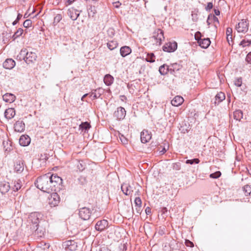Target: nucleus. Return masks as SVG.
I'll list each match as a JSON object with an SVG mask.
<instances>
[{
  "label": "nucleus",
  "mask_w": 251,
  "mask_h": 251,
  "mask_svg": "<svg viewBox=\"0 0 251 251\" xmlns=\"http://www.w3.org/2000/svg\"><path fill=\"white\" fill-rule=\"evenodd\" d=\"M62 182V179L60 177L49 173L38 177L35 184L39 189L50 193L56 191L57 188L60 189L59 186Z\"/></svg>",
  "instance_id": "obj_1"
},
{
  "label": "nucleus",
  "mask_w": 251,
  "mask_h": 251,
  "mask_svg": "<svg viewBox=\"0 0 251 251\" xmlns=\"http://www.w3.org/2000/svg\"><path fill=\"white\" fill-rule=\"evenodd\" d=\"M20 60H24L27 64L33 63L36 60L37 56L35 52L27 51L26 49H22L19 54L17 56Z\"/></svg>",
  "instance_id": "obj_2"
},
{
  "label": "nucleus",
  "mask_w": 251,
  "mask_h": 251,
  "mask_svg": "<svg viewBox=\"0 0 251 251\" xmlns=\"http://www.w3.org/2000/svg\"><path fill=\"white\" fill-rule=\"evenodd\" d=\"M91 214L92 210L88 207H84L79 209V216L83 220H89Z\"/></svg>",
  "instance_id": "obj_3"
},
{
  "label": "nucleus",
  "mask_w": 251,
  "mask_h": 251,
  "mask_svg": "<svg viewBox=\"0 0 251 251\" xmlns=\"http://www.w3.org/2000/svg\"><path fill=\"white\" fill-rule=\"evenodd\" d=\"M249 24L246 20L242 19L236 26L238 32L246 33L249 29Z\"/></svg>",
  "instance_id": "obj_4"
},
{
  "label": "nucleus",
  "mask_w": 251,
  "mask_h": 251,
  "mask_svg": "<svg viewBox=\"0 0 251 251\" xmlns=\"http://www.w3.org/2000/svg\"><path fill=\"white\" fill-rule=\"evenodd\" d=\"M60 199L59 195L56 192H52L49 197V204L51 207H54L59 204Z\"/></svg>",
  "instance_id": "obj_5"
},
{
  "label": "nucleus",
  "mask_w": 251,
  "mask_h": 251,
  "mask_svg": "<svg viewBox=\"0 0 251 251\" xmlns=\"http://www.w3.org/2000/svg\"><path fill=\"white\" fill-rule=\"evenodd\" d=\"M177 45L176 42H169L166 43L163 47V50L164 51L172 52L177 49Z\"/></svg>",
  "instance_id": "obj_6"
},
{
  "label": "nucleus",
  "mask_w": 251,
  "mask_h": 251,
  "mask_svg": "<svg viewBox=\"0 0 251 251\" xmlns=\"http://www.w3.org/2000/svg\"><path fill=\"white\" fill-rule=\"evenodd\" d=\"M64 246L67 251H76L77 250V243L72 240L67 241L64 243Z\"/></svg>",
  "instance_id": "obj_7"
},
{
  "label": "nucleus",
  "mask_w": 251,
  "mask_h": 251,
  "mask_svg": "<svg viewBox=\"0 0 251 251\" xmlns=\"http://www.w3.org/2000/svg\"><path fill=\"white\" fill-rule=\"evenodd\" d=\"M40 218L41 214L37 212L32 213L30 215L29 220L33 225H35L36 227V230L38 229V224Z\"/></svg>",
  "instance_id": "obj_8"
},
{
  "label": "nucleus",
  "mask_w": 251,
  "mask_h": 251,
  "mask_svg": "<svg viewBox=\"0 0 251 251\" xmlns=\"http://www.w3.org/2000/svg\"><path fill=\"white\" fill-rule=\"evenodd\" d=\"M126 115V111L125 108L120 106L117 108V110L114 113V116L118 120L123 119Z\"/></svg>",
  "instance_id": "obj_9"
},
{
  "label": "nucleus",
  "mask_w": 251,
  "mask_h": 251,
  "mask_svg": "<svg viewBox=\"0 0 251 251\" xmlns=\"http://www.w3.org/2000/svg\"><path fill=\"white\" fill-rule=\"evenodd\" d=\"M108 222L106 220L99 221L95 225L97 230L101 231L108 227Z\"/></svg>",
  "instance_id": "obj_10"
},
{
  "label": "nucleus",
  "mask_w": 251,
  "mask_h": 251,
  "mask_svg": "<svg viewBox=\"0 0 251 251\" xmlns=\"http://www.w3.org/2000/svg\"><path fill=\"white\" fill-rule=\"evenodd\" d=\"M151 138V134L147 130H143L141 133V141L143 143L149 142Z\"/></svg>",
  "instance_id": "obj_11"
},
{
  "label": "nucleus",
  "mask_w": 251,
  "mask_h": 251,
  "mask_svg": "<svg viewBox=\"0 0 251 251\" xmlns=\"http://www.w3.org/2000/svg\"><path fill=\"white\" fill-rule=\"evenodd\" d=\"M15 62L11 58L6 59L3 63V67L6 69H12L15 66Z\"/></svg>",
  "instance_id": "obj_12"
},
{
  "label": "nucleus",
  "mask_w": 251,
  "mask_h": 251,
  "mask_svg": "<svg viewBox=\"0 0 251 251\" xmlns=\"http://www.w3.org/2000/svg\"><path fill=\"white\" fill-rule=\"evenodd\" d=\"M30 142V138L27 135H22L19 139L20 145L25 147L28 146Z\"/></svg>",
  "instance_id": "obj_13"
},
{
  "label": "nucleus",
  "mask_w": 251,
  "mask_h": 251,
  "mask_svg": "<svg viewBox=\"0 0 251 251\" xmlns=\"http://www.w3.org/2000/svg\"><path fill=\"white\" fill-rule=\"evenodd\" d=\"M10 188V185L8 182L3 181L0 183V192L2 194H4L8 192Z\"/></svg>",
  "instance_id": "obj_14"
},
{
  "label": "nucleus",
  "mask_w": 251,
  "mask_h": 251,
  "mask_svg": "<svg viewBox=\"0 0 251 251\" xmlns=\"http://www.w3.org/2000/svg\"><path fill=\"white\" fill-rule=\"evenodd\" d=\"M68 15L72 20L75 21L79 17V13L75 9H69L68 10Z\"/></svg>",
  "instance_id": "obj_15"
},
{
  "label": "nucleus",
  "mask_w": 251,
  "mask_h": 251,
  "mask_svg": "<svg viewBox=\"0 0 251 251\" xmlns=\"http://www.w3.org/2000/svg\"><path fill=\"white\" fill-rule=\"evenodd\" d=\"M183 101L184 100L182 97L176 96L171 100V104L174 106H178L180 105Z\"/></svg>",
  "instance_id": "obj_16"
},
{
  "label": "nucleus",
  "mask_w": 251,
  "mask_h": 251,
  "mask_svg": "<svg viewBox=\"0 0 251 251\" xmlns=\"http://www.w3.org/2000/svg\"><path fill=\"white\" fill-rule=\"evenodd\" d=\"M14 128L16 131L21 132L25 130V125L23 121H17L14 124Z\"/></svg>",
  "instance_id": "obj_17"
},
{
  "label": "nucleus",
  "mask_w": 251,
  "mask_h": 251,
  "mask_svg": "<svg viewBox=\"0 0 251 251\" xmlns=\"http://www.w3.org/2000/svg\"><path fill=\"white\" fill-rule=\"evenodd\" d=\"M198 43L201 48L206 49L210 46L211 42L209 38H204L199 40Z\"/></svg>",
  "instance_id": "obj_18"
},
{
  "label": "nucleus",
  "mask_w": 251,
  "mask_h": 251,
  "mask_svg": "<svg viewBox=\"0 0 251 251\" xmlns=\"http://www.w3.org/2000/svg\"><path fill=\"white\" fill-rule=\"evenodd\" d=\"M120 54L123 57L126 56L131 52V49L128 46H124L121 48Z\"/></svg>",
  "instance_id": "obj_19"
},
{
  "label": "nucleus",
  "mask_w": 251,
  "mask_h": 251,
  "mask_svg": "<svg viewBox=\"0 0 251 251\" xmlns=\"http://www.w3.org/2000/svg\"><path fill=\"white\" fill-rule=\"evenodd\" d=\"M2 98L5 102L12 103L15 101L16 97L12 94L6 93L2 96Z\"/></svg>",
  "instance_id": "obj_20"
},
{
  "label": "nucleus",
  "mask_w": 251,
  "mask_h": 251,
  "mask_svg": "<svg viewBox=\"0 0 251 251\" xmlns=\"http://www.w3.org/2000/svg\"><path fill=\"white\" fill-rule=\"evenodd\" d=\"M24 169V164L22 161H17L15 165V171L18 173H22Z\"/></svg>",
  "instance_id": "obj_21"
},
{
  "label": "nucleus",
  "mask_w": 251,
  "mask_h": 251,
  "mask_svg": "<svg viewBox=\"0 0 251 251\" xmlns=\"http://www.w3.org/2000/svg\"><path fill=\"white\" fill-rule=\"evenodd\" d=\"M15 115V111L14 108L7 109L4 112V116L7 119H11Z\"/></svg>",
  "instance_id": "obj_22"
},
{
  "label": "nucleus",
  "mask_w": 251,
  "mask_h": 251,
  "mask_svg": "<svg viewBox=\"0 0 251 251\" xmlns=\"http://www.w3.org/2000/svg\"><path fill=\"white\" fill-rule=\"evenodd\" d=\"M121 190L126 195H129L131 192L130 186L127 183H124L121 185Z\"/></svg>",
  "instance_id": "obj_23"
},
{
  "label": "nucleus",
  "mask_w": 251,
  "mask_h": 251,
  "mask_svg": "<svg viewBox=\"0 0 251 251\" xmlns=\"http://www.w3.org/2000/svg\"><path fill=\"white\" fill-rule=\"evenodd\" d=\"M225 94L223 92H220L218 93L216 96H215V103L216 104H218L219 103H220L221 101H222L223 100L225 99Z\"/></svg>",
  "instance_id": "obj_24"
},
{
  "label": "nucleus",
  "mask_w": 251,
  "mask_h": 251,
  "mask_svg": "<svg viewBox=\"0 0 251 251\" xmlns=\"http://www.w3.org/2000/svg\"><path fill=\"white\" fill-rule=\"evenodd\" d=\"M153 37L156 39V44L158 43V45H160L161 43L162 39L164 38L163 31L161 29H158L156 37L155 35H154Z\"/></svg>",
  "instance_id": "obj_25"
},
{
  "label": "nucleus",
  "mask_w": 251,
  "mask_h": 251,
  "mask_svg": "<svg viewBox=\"0 0 251 251\" xmlns=\"http://www.w3.org/2000/svg\"><path fill=\"white\" fill-rule=\"evenodd\" d=\"M113 77L109 74L106 75L103 79L104 83L107 86L111 85L113 83Z\"/></svg>",
  "instance_id": "obj_26"
},
{
  "label": "nucleus",
  "mask_w": 251,
  "mask_h": 251,
  "mask_svg": "<svg viewBox=\"0 0 251 251\" xmlns=\"http://www.w3.org/2000/svg\"><path fill=\"white\" fill-rule=\"evenodd\" d=\"M233 117L234 119L240 121L243 118V112L240 110H237L233 113Z\"/></svg>",
  "instance_id": "obj_27"
},
{
  "label": "nucleus",
  "mask_w": 251,
  "mask_h": 251,
  "mask_svg": "<svg viewBox=\"0 0 251 251\" xmlns=\"http://www.w3.org/2000/svg\"><path fill=\"white\" fill-rule=\"evenodd\" d=\"M243 48L250 47L251 45V39L246 38L241 41L239 44Z\"/></svg>",
  "instance_id": "obj_28"
},
{
  "label": "nucleus",
  "mask_w": 251,
  "mask_h": 251,
  "mask_svg": "<svg viewBox=\"0 0 251 251\" xmlns=\"http://www.w3.org/2000/svg\"><path fill=\"white\" fill-rule=\"evenodd\" d=\"M168 71H169L168 66L165 64L161 66L159 69V73L162 75H166L168 73Z\"/></svg>",
  "instance_id": "obj_29"
},
{
  "label": "nucleus",
  "mask_w": 251,
  "mask_h": 251,
  "mask_svg": "<svg viewBox=\"0 0 251 251\" xmlns=\"http://www.w3.org/2000/svg\"><path fill=\"white\" fill-rule=\"evenodd\" d=\"M21 181L19 179L14 181V185L12 187V189L14 191L16 192L21 188Z\"/></svg>",
  "instance_id": "obj_30"
},
{
  "label": "nucleus",
  "mask_w": 251,
  "mask_h": 251,
  "mask_svg": "<svg viewBox=\"0 0 251 251\" xmlns=\"http://www.w3.org/2000/svg\"><path fill=\"white\" fill-rule=\"evenodd\" d=\"M107 45L109 49H110V50H113L116 48H117L118 46V43L116 41L112 40L109 41L107 43Z\"/></svg>",
  "instance_id": "obj_31"
},
{
  "label": "nucleus",
  "mask_w": 251,
  "mask_h": 251,
  "mask_svg": "<svg viewBox=\"0 0 251 251\" xmlns=\"http://www.w3.org/2000/svg\"><path fill=\"white\" fill-rule=\"evenodd\" d=\"M146 60L147 62L153 63L155 61V55L153 53H149L147 55Z\"/></svg>",
  "instance_id": "obj_32"
},
{
  "label": "nucleus",
  "mask_w": 251,
  "mask_h": 251,
  "mask_svg": "<svg viewBox=\"0 0 251 251\" xmlns=\"http://www.w3.org/2000/svg\"><path fill=\"white\" fill-rule=\"evenodd\" d=\"M23 33V29L21 28H19L16 32H15L14 35L12 36V39L15 40L16 38L21 36Z\"/></svg>",
  "instance_id": "obj_33"
},
{
  "label": "nucleus",
  "mask_w": 251,
  "mask_h": 251,
  "mask_svg": "<svg viewBox=\"0 0 251 251\" xmlns=\"http://www.w3.org/2000/svg\"><path fill=\"white\" fill-rule=\"evenodd\" d=\"M100 89H99L98 90H95L94 91L92 92L90 97L92 98V99H96L100 96L101 93L100 92L97 93L98 91H100Z\"/></svg>",
  "instance_id": "obj_34"
},
{
  "label": "nucleus",
  "mask_w": 251,
  "mask_h": 251,
  "mask_svg": "<svg viewBox=\"0 0 251 251\" xmlns=\"http://www.w3.org/2000/svg\"><path fill=\"white\" fill-rule=\"evenodd\" d=\"M243 190L246 196H248L250 195L251 194V185H246L244 186Z\"/></svg>",
  "instance_id": "obj_35"
},
{
  "label": "nucleus",
  "mask_w": 251,
  "mask_h": 251,
  "mask_svg": "<svg viewBox=\"0 0 251 251\" xmlns=\"http://www.w3.org/2000/svg\"><path fill=\"white\" fill-rule=\"evenodd\" d=\"M90 127L91 126L90 124L87 122L82 123L79 126V128L80 129H81L82 130L85 129V130H87L88 129H89Z\"/></svg>",
  "instance_id": "obj_36"
},
{
  "label": "nucleus",
  "mask_w": 251,
  "mask_h": 251,
  "mask_svg": "<svg viewBox=\"0 0 251 251\" xmlns=\"http://www.w3.org/2000/svg\"><path fill=\"white\" fill-rule=\"evenodd\" d=\"M85 163L83 161H79L77 165V168L79 171H82L85 169Z\"/></svg>",
  "instance_id": "obj_37"
},
{
  "label": "nucleus",
  "mask_w": 251,
  "mask_h": 251,
  "mask_svg": "<svg viewBox=\"0 0 251 251\" xmlns=\"http://www.w3.org/2000/svg\"><path fill=\"white\" fill-rule=\"evenodd\" d=\"M200 160L198 158H194L193 159L187 160L185 162L186 164H198L200 162Z\"/></svg>",
  "instance_id": "obj_38"
},
{
  "label": "nucleus",
  "mask_w": 251,
  "mask_h": 251,
  "mask_svg": "<svg viewBox=\"0 0 251 251\" xmlns=\"http://www.w3.org/2000/svg\"><path fill=\"white\" fill-rule=\"evenodd\" d=\"M221 176V173L220 171L216 172L214 173L211 174L210 177L213 178H218Z\"/></svg>",
  "instance_id": "obj_39"
},
{
  "label": "nucleus",
  "mask_w": 251,
  "mask_h": 251,
  "mask_svg": "<svg viewBox=\"0 0 251 251\" xmlns=\"http://www.w3.org/2000/svg\"><path fill=\"white\" fill-rule=\"evenodd\" d=\"M32 21L29 19L26 20L23 23V25L25 27H28L31 25Z\"/></svg>",
  "instance_id": "obj_40"
},
{
  "label": "nucleus",
  "mask_w": 251,
  "mask_h": 251,
  "mask_svg": "<svg viewBox=\"0 0 251 251\" xmlns=\"http://www.w3.org/2000/svg\"><path fill=\"white\" fill-rule=\"evenodd\" d=\"M134 203L136 206H141L142 205V201L139 197H137L134 200Z\"/></svg>",
  "instance_id": "obj_41"
},
{
  "label": "nucleus",
  "mask_w": 251,
  "mask_h": 251,
  "mask_svg": "<svg viewBox=\"0 0 251 251\" xmlns=\"http://www.w3.org/2000/svg\"><path fill=\"white\" fill-rule=\"evenodd\" d=\"M232 28L230 27H228L226 29V36H230V39H231V41H232Z\"/></svg>",
  "instance_id": "obj_42"
},
{
  "label": "nucleus",
  "mask_w": 251,
  "mask_h": 251,
  "mask_svg": "<svg viewBox=\"0 0 251 251\" xmlns=\"http://www.w3.org/2000/svg\"><path fill=\"white\" fill-rule=\"evenodd\" d=\"M236 86L240 87L242 85V78L241 77L237 78L234 82Z\"/></svg>",
  "instance_id": "obj_43"
},
{
  "label": "nucleus",
  "mask_w": 251,
  "mask_h": 251,
  "mask_svg": "<svg viewBox=\"0 0 251 251\" xmlns=\"http://www.w3.org/2000/svg\"><path fill=\"white\" fill-rule=\"evenodd\" d=\"M61 19H62V16L60 14H57L54 18V23H58L61 21Z\"/></svg>",
  "instance_id": "obj_44"
},
{
  "label": "nucleus",
  "mask_w": 251,
  "mask_h": 251,
  "mask_svg": "<svg viewBox=\"0 0 251 251\" xmlns=\"http://www.w3.org/2000/svg\"><path fill=\"white\" fill-rule=\"evenodd\" d=\"M201 34L200 31H197L195 35V39L198 42V40L201 39Z\"/></svg>",
  "instance_id": "obj_45"
},
{
  "label": "nucleus",
  "mask_w": 251,
  "mask_h": 251,
  "mask_svg": "<svg viewBox=\"0 0 251 251\" xmlns=\"http://www.w3.org/2000/svg\"><path fill=\"white\" fill-rule=\"evenodd\" d=\"M181 168V165L179 163H176L173 164V169L176 170H179Z\"/></svg>",
  "instance_id": "obj_46"
},
{
  "label": "nucleus",
  "mask_w": 251,
  "mask_h": 251,
  "mask_svg": "<svg viewBox=\"0 0 251 251\" xmlns=\"http://www.w3.org/2000/svg\"><path fill=\"white\" fill-rule=\"evenodd\" d=\"M185 245L187 247H194V244L189 240H186L185 242Z\"/></svg>",
  "instance_id": "obj_47"
},
{
  "label": "nucleus",
  "mask_w": 251,
  "mask_h": 251,
  "mask_svg": "<svg viewBox=\"0 0 251 251\" xmlns=\"http://www.w3.org/2000/svg\"><path fill=\"white\" fill-rule=\"evenodd\" d=\"M246 61L251 64V52H250L247 55L246 58Z\"/></svg>",
  "instance_id": "obj_48"
},
{
  "label": "nucleus",
  "mask_w": 251,
  "mask_h": 251,
  "mask_svg": "<svg viewBox=\"0 0 251 251\" xmlns=\"http://www.w3.org/2000/svg\"><path fill=\"white\" fill-rule=\"evenodd\" d=\"M191 16H192V20L194 21V22H196L197 21L198 18V15L196 13H194L193 12L191 14Z\"/></svg>",
  "instance_id": "obj_49"
},
{
  "label": "nucleus",
  "mask_w": 251,
  "mask_h": 251,
  "mask_svg": "<svg viewBox=\"0 0 251 251\" xmlns=\"http://www.w3.org/2000/svg\"><path fill=\"white\" fill-rule=\"evenodd\" d=\"M8 141H4L3 142V145L4 146V148L5 149V151H9L10 150V147H7L6 148V145L8 146Z\"/></svg>",
  "instance_id": "obj_50"
},
{
  "label": "nucleus",
  "mask_w": 251,
  "mask_h": 251,
  "mask_svg": "<svg viewBox=\"0 0 251 251\" xmlns=\"http://www.w3.org/2000/svg\"><path fill=\"white\" fill-rule=\"evenodd\" d=\"M167 208L166 207H162L160 210V212L161 213V215H166L167 213Z\"/></svg>",
  "instance_id": "obj_51"
},
{
  "label": "nucleus",
  "mask_w": 251,
  "mask_h": 251,
  "mask_svg": "<svg viewBox=\"0 0 251 251\" xmlns=\"http://www.w3.org/2000/svg\"><path fill=\"white\" fill-rule=\"evenodd\" d=\"M213 3L212 2H208L207 4L206 7H205V9L207 10H209L213 8Z\"/></svg>",
  "instance_id": "obj_52"
},
{
  "label": "nucleus",
  "mask_w": 251,
  "mask_h": 251,
  "mask_svg": "<svg viewBox=\"0 0 251 251\" xmlns=\"http://www.w3.org/2000/svg\"><path fill=\"white\" fill-rule=\"evenodd\" d=\"M120 140L123 144H126L127 143V140L123 136L120 137Z\"/></svg>",
  "instance_id": "obj_53"
},
{
  "label": "nucleus",
  "mask_w": 251,
  "mask_h": 251,
  "mask_svg": "<svg viewBox=\"0 0 251 251\" xmlns=\"http://www.w3.org/2000/svg\"><path fill=\"white\" fill-rule=\"evenodd\" d=\"M113 6H114V7L118 8L121 5V3H120L119 1H118L116 2H113Z\"/></svg>",
  "instance_id": "obj_54"
},
{
  "label": "nucleus",
  "mask_w": 251,
  "mask_h": 251,
  "mask_svg": "<svg viewBox=\"0 0 251 251\" xmlns=\"http://www.w3.org/2000/svg\"><path fill=\"white\" fill-rule=\"evenodd\" d=\"M211 17L212 20H213V21L214 22H218V23L219 22L218 18L215 17L214 15H211Z\"/></svg>",
  "instance_id": "obj_55"
},
{
  "label": "nucleus",
  "mask_w": 251,
  "mask_h": 251,
  "mask_svg": "<svg viewBox=\"0 0 251 251\" xmlns=\"http://www.w3.org/2000/svg\"><path fill=\"white\" fill-rule=\"evenodd\" d=\"M100 251H111L107 247H103L100 248Z\"/></svg>",
  "instance_id": "obj_56"
},
{
  "label": "nucleus",
  "mask_w": 251,
  "mask_h": 251,
  "mask_svg": "<svg viewBox=\"0 0 251 251\" xmlns=\"http://www.w3.org/2000/svg\"><path fill=\"white\" fill-rule=\"evenodd\" d=\"M177 66L179 67V66H178V65L176 63L173 64L172 65V67L173 68L174 70L176 69L177 70H178L179 69V68H177Z\"/></svg>",
  "instance_id": "obj_57"
},
{
  "label": "nucleus",
  "mask_w": 251,
  "mask_h": 251,
  "mask_svg": "<svg viewBox=\"0 0 251 251\" xmlns=\"http://www.w3.org/2000/svg\"><path fill=\"white\" fill-rule=\"evenodd\" d=\"M211 15H209L208 17V18H207V25H209L211 24Z\"/></svg>",
  "instance_id": "obj_58"
},
{
  "label": "nucleus",
  "mask_w": 251,
  "mask_h": 251,
  "mask_svg": "<svg viewBox=\"0 0 251 251\" xmlns=\"http://www.w3.org/2000/svg\"><path fill=\"white\" fill-rule=\"evenodd\" d=\"M145 211H146V213L147 215H149L151 213V210L150 208L149 207L146 208Z\"/></svg>",
  "instance_id": "obj_59"
},
{
  "label": "nucleus",
  "mask_w": 251,
  "mask_h": 251,
  "mask_svg": "<svg viewBox=\"0 0 251 251\" xmlns=\"http://www.w3.org/2000/svg\"><path fill=\"white\" fill-rule=\"evenodd\" d=\"M22 17V15L19 13L17 15L16 20L18 22L19 21V20L21 19Z\"/></svg>",
  "instance_id": "obj_60"
},
{
  "label": "nucleus",
  "mask_w": 251,
  "mask_h": 251,
  "mask_svg": "<svg viewBox=\"0 0 251 251\" xmlns=\"http://www.w3.org/2000/svg\"><path fill=\"white\" fill-rule=\"evenodd\" d=\"M136 207L135 208V209L137 212V213H140V211H141V206H136Z\"/></svg>",
  "instance_id": "obj_61"
},
{
  "label": "nucleus",
  "mask_w": 251,
  "mask_h": 251,
  "mask_svg": "<svg viewBox=\"0 0 251 251\" xmlns=\"http://www.w3.org/2000/svg\"><path fill=\"white\" fill-rule=\"evenodd\" d=\"M215 14L217 16H218L220 14V12L218 9H214Z\"/></svg>",
  "instance_id": "obj_62"
},
{
  "label": "nucleus",
  "mask_w": 251,
  "mask_h": 251,
  "mask_svg": "<svg viewBox=\"0 0 251 251\" xmlns=\"http://www.w3.org/2000/svg\"><path fill=\"white\" fill-rule=\"evenodd\" d=\"M167 151V150L165 149V147H164L161 151H160V153H161V154H164L165 152H166Z\"/></svg>",
  "instance_id": "obj_63"
},
{
  "label": "nucleus",
  "mask_w": 251,
  "mask_h": 251,
  "mask_svg": "<svg viewBox=\"0 0 251 251\" xmlns=\"http://www.w3.org/2000/svg\"><path fill=\"white\" fill-rule=\"evenodd\" d=\"M88 95V94H85V95H84L81 98V100L82 101H84V99Z\"/></svg>",
  "instance_id": "obj_64"
}]
</instances>
